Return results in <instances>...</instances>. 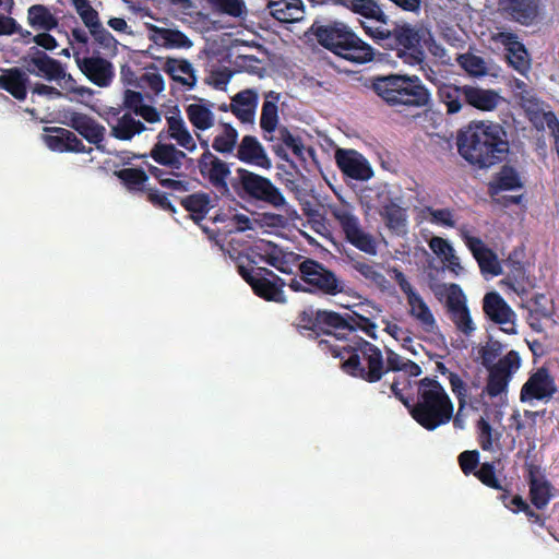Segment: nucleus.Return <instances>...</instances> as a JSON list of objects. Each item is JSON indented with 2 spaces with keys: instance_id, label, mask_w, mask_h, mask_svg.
<instances>
[{
  "instance_id": "obj_43",
  "label": "nucleus",
  "mask_w": 559,
  "mask_h": 559,
  "mask_svg": "<svg viewBox=\"0 0 559 559\" xmlns=\"http://www.w3.org/2000/svg\"><path fill=\"white\" fill-rule=\"evenodd\" d=\"M182 207L191 214V218L199 224L212 209L211 197L205 192L189 194L180 201Z\"/></svg>"
},
{
  "instance_id": "obj_13",
  "label": "nucleus",
  "mask_w": 559,
  "mask_h": 559,
  "mask_svg": "<svg viewBox=\"0 0 559 559\" xmlns=\"http://www.w3.org/2000/svg\"><path fill=\"white\" fill-rule=\"evenodd\" d=\"M557 393L554 376L547 367H539L532 372L520 391L522 403L533 401H549Z\"/></svg>"
},
{
  "instance_id": "obj_29",
  "label": "nucleus",
  "mask_w": 559,
  "mask_h": 559,
  "mask_svg": "<svg viewBox=\"0 0 559 559\" xmlns=\"http://www.w3.org/2000/svg\"><path fill=\"white\" fill-rule=\"evenodd\" d=\"M29 79L20 68L3 70L0 75V88L11 94L17 100H24L27 95Z\"/></svg>"
},
{
  "instance_id": "obj_16",
  "label": "nucleus",
  "mask_w": 559,
  "mask_h": 559,
  "mask_svg": "<svg viewBox=\"0 0 559 559\" xmlns=\"http://www.w3.org/2000/svg\"><path fill=\"white\" fill-rule=\"evenodd\" d=\"M485 314L495 323L504 325L501 328L507 334H515V313L507 301L497 292H489L483 299Z\"/></svg>"
},
{
  "instance_id": "obj_52",
  "label": "nucleus",
  "mask_w": 559,
  "mask_h": 559,
  "mask_svg": "<svg viewBox=\"0 0 559 559\" xmlns=\"http://www.w3.org/2000/svg\"><path fill=\"white\" fill-rule=\"evenodd\" d=\"M158 35L167 48L189 49L193 45L189 37L179 29L159 28Z\"/></svg>"
},
{
  "instance_id": "obj_12",
  "label": "nucleus",
  "mask_w": 559,
  "mask_h": 559,
  "mask_svg": "<svg viewBox=\"0 0 559 559\" xmlns=\"http://www.w3.org/2000/svg\"><path fill=\"white\" fill-rule=\"evenodd\" d=\"M75 12L80 16L84 26L88 29L94 44L108 52H116L118 40L104 27L100 22L99 13L93 8L90 0H71Z\"/></svg>"
},
{
  "instance_id": "obj_3",
  "label": "nucleus",
  "mask_w": 559,
  "mask_h": 559,
  "mask_svg": "<svg viewBox=\"0 0 559 559\" xmlns=\"http://www.w3.org/2000/svg\"><path fill=\"white\" fill-rule=\"evenodd\" d=\"M318 347L342 359V370L348 376L368 383L379 382L386 373L382 352L374 344L354 335L352 344H333L331 340L321 338Z\"/></svg>"
},
{
  "instance_id": "obj_57",
  "label": "nucleus",
  "mask_w": 559,
  "mask_h": 559,
  "mask_svg": "<svg viewBox=\"0 0 559 559\" xmlns=\"http://www.w3.org/2000/svg\"><path fill=\"white\" fill-rule=\"evenodd\" d=\"M206 2L213 10L235 17L240 16L245 8L242 0H206Z\"/></svg>"
},
{
  "instance_id": "obj_14",
  "label": "nucleus",
  "mask_w": 559,
  "mask_h": 559,
  "mask_svg": "<svg viewBox=\"0 0 559 559\" xmlns=\"http://www.w3.org/2000/svg\"><path fill=\"white\" fill-rule=\"evenodd\" d=\"M198 168L201 176L222 195L230 197V189L227 182L230 176V168L227 163L213 153H202L198 159Z\"/></svg>"
},
{
  "instance_id": "obj_60",
  "label": "nucleus",
  "mask_w": 559,
  "mask_h": 559,
  "mask_svg": "<svg viewBox=\"0 0 559 559\" xmlns=\"http://www.w3.org/2000/svg\"><path fill=\"white\" fill-rule=\"evenodd\" d=\"M146 104H144V96L141 92L133 90H126L123 92L122 106L132 114L136 115Z\"/></svg>"
},
{
  "instance_id": "obj_8",
  "label": "nucleus",
  "mask_w": 559,
  "mask_h": 559,
  "mask_svg": "<svg viewBox=\"0 0 559 559\" xmlns=\"http://www.w3.org/2000/svg\"><path fill=\"white\" fill-rule=\"evenodd\" d=\"M301 281L309 285V294H321L325 296L347 295L349 288L344 280L340 278L334 271L323 263L306 258L298 265Z\"/></svg>"
},
{
  "instance_id": "obj_45",
  "label": "nucleus",
  "mask_w": 559,
  "mask_h": 559,
  "mask_svg": "<svg viewBox=\"0 0 559 559\" xmlns=\"http://www.w3.org/2000/svg\"><path fill=\"white\" fill-rule=\"evenodd\" d=\"M407 302L411 307L409 314L420 323L423 329L428 333L435 332L437 328L436 319L421 296L418 294Z\"/></svg>"
},
{
  "instance_id": "obj_5",
  "label": "nucleus",
  "mask_w": 559,
  "mask_h": 559,
  "mask_svg": "<svg viewBox=\"0 0 559 559\" xmlns=\"http://www.w3.org/2000/svg\"><path fill=\"white\" fill-rule=\"evenodd\" d=\"M309 31L322 47L347 61L364 64L374 58L373 48L343 22L316 20Z\"/></svg>"
},
{
  "instance_id": "obj_58",
  "label": "nucleus",
  "mask_w": 559,
  "mask_h": 559,
  "mask_svg": "<svg viewBox=\"0 0 559 559\" xmlns=\"http://www.w3.org/2000/svg\"><path fill=\"white\" fill-rule=\"evenodd\" d=\"M459 465L465 476L475 475L479 464V452L477 450H466L460 453L457 457Z\"/></svg>"
},
{
  "instance_id": "obj_59",
  "label": "nucleus",
  "mask_w": 559,
  "mask_h": 559,
  "mask_svg": "<svg viewBox=\"0 0 559 559\" xmlns=\"http://www.w3.org/2000/svg\"><path fill=\"white\" fill-rule=\"evenodd\" d=\"M448 379H449L451 390L459 401V407H460V409H462L466 404V397H467L466 383L455 372H449Z\"/></svg>"
},
{
  "instance_id": "obj_41",
  "label": "nucleus",
  "mask_w": 559,
  "mask_h": 559,
  "mask_svg": "<svg viewBox=\"0 0 559 559\" xmlns=\"http://www.w3.org/2000/svg\"><path fill=\"white\" fill-rule=\"evenodd\" d=\"M439 100L445 105L449 115L457 114L465 103V85L457 86L451 83H442L438 87Z\"/></svg>"
},
{
  "instance_id": "obj_22",
  "label": "nucleus",
  "mask_w": 559,
  "mask_h": 559,
  "mask_svg": "<svg viewBox=\"0 0 559 559\" xmlns=\"http://www.w3.org/2000/svg\"><path fill=\"white\" fill-rule=\"evenodd\" d=\"M321 335L332 336L336 341H345L349 334L356 332L355 321L349 314L342 316L331 310H319Z\"/></svg>"
},
{
  "instance_id": "obj_61",
  "label": "nucleus",
  "mask_w": 559,
  "mask_h": 559,
  "mask_svg": "<svg viewBox=\"0 0 559 559\" xmlns=\"http://www.w3.org/2000/svg\"><path fill=\"white\" fill-rule=\"evenodd\" d=\"M147 200L154 206H156L163 211L176 213V209L169 201L168 195L164 192H160L157 189H148L147 190Z\"/></svg>"
},
{
  "instance_id": "obj_53",
  "label": "nucleus",
  "mask_w": 559,
  "mask_h": 559,
  "mask_svg": "<svg viewBox=\"0 0 559 559\" xmlns=\"http://www.w3.org/2000/svg\"><path fill=\"white\" fill-rule=\"evenodd\" d=\"M507 58L509 63L521 74H524L530 69L527 51L524 45L519 41H513L509 45Z\"/></svg>"
},
{
  "instance_id": "obj_6",
  "label": "nucleus",
  "mask_w": 559,
  "mask_h": 559,
  "mask_svg": "<svg viewBox=\"0 0 559 559\" xmlns=\"http://www.w3.org/2000/svg\"><path fill=\"white\" fill-rule=\"evenodd\" d=\"M370 87L389 107L423 108L430 104L431 95L417 75L388 74L369 79Z\"/></svg>"
},
{
  "instance_id": "obj_30",
  "label": "nucleus",
  "mask_w": 559,
  "mask_h": 559,
  "mask_svg": "<svg viewBox=\"0 0 559 559\" xmlns=\"http://www.w3.org/2000/svg\"><path fill=\"white\" fill-rule=\"evenodd\" d=\"M522 188L523 182L519 171L513 166L503 165L489 182L488 192L493 197L502 191H511Z\"/></svg>"
},
{
  "instance_id": "obj_25",
  "label": "nucleus",
  "mask_w": 559,
  "mask_h": 559,
  "mask_svg": "<svg viewBox=\"0 0 559 559\" xmlns=\"http://www.w3.org/2000/svg\"><path fill=\"white\" fill-rule=\"evenodd\" d=\"M237 158L246 164L261 168H271V159L267 157L264 147L253 135H245L237 148Z\"/></svg>"
},
{
  "instance_id": "obj_23",
  "label": "nucleus",
  "mask_w": 559,
  "mask_h": 559,
  "mask_svg": "<svg viewBox=\"0 0 559 559\" xmlns=\"http://www.w3.org/2000/svg\"><path fill=\"white\" fill-rule=\"evenodd\" d=\"M48 132L44 136L46 145L55 152L64 153H91L92 148H86L82 140H80L74 132L69 129L60 127L46 128Z\"/></svg>"
},
{
  "instance_id": "obj_17",
  "label": "nucleus",
  "mask_w": 559,
  "mask_h": 559,
  "mask_svg": "<svg viewBox=\"0 0 559 559\" xmlns=\"http://www.w3.org/2000/svg\"><path fill=\"white\" fill-rule=\"evenodd\" d=\"M63 123L75 130L88 143L94 144L98 150L102 148L106 129L93 117L83 112L69 110L64 114Z\"/></svg>"
},
{
  "instance_id": "obj_7",
  "label": "nucleus",
  "mask_w": 559,
  "mask_h": 559,
  "mask_svg": "<svg viewBox=\"0 0 559 559\" xmlns=\"http://www.w3.org/2000/svg\"><path fill=\"white\" fill-rule=\"evenodd\" d=\"M236 174L237 177L230 183L238 197L260 201L273 207H282L286 203L281 190L269 178L241 167L236 169Z\"/></svg>"
},
{
  "instance_id": "obj_9",
  "label": "nucleus",
  "mask_w": 559,
  "mask_h": 559,
  "mask_svg": "<svg viewBox=\"0 0 559 559\" xmlns=\"http://www.w3.org/2000/svg\"><path fill=\"white\" fill-rule=\"evenodd\" d=\"M156 143L152 146L148 156L159 166L169 171L176 178L186 176V170L193 165V158L179 150L175 144L166 142V132L162 130L156 136Z\"/></svg>"
},
{
  "instance_id": "obj_27",
  "label": "nucleus",
  "mask_w": 559,
  "mask_h": 559,
  "mask_svg": "<svg viewBox=\"0 0 559 559\" xmlns=\"http://www.w3.org/2000/svg\"><path fill=\"white\" fill-rule=\"evenodd\" d=\"M499 8L523 24H532L538 15L537 0H498Z\"/></svg>"
},
{
  "instance_id": "obj_20",
  "label": "nucleus",
  "mask_w": 559,
  "mask_h": 559,
  "mask_svg": "<svg viewBox=\"0 0 559 559\" xmlns=\"http://www.w3.org/2000/svg\"><path fill=\"white\" fill-rule=\"evenodd\" d=\"M335 162L341 171L352 179L365 181L373 176L369 162L355 150L338 148Z\"/></svg>"
},
{
  "instance_id": "obj_18",
  "label": "nucleus",
  "mask_w": 559,
  "mask_h": 559,
  "mask_svg": "<svg viewBox=\"0 0 559 559\" xmlns=\"http://www.w3.org/2000/svg\"><path fill=\"white\" fill-rule=\"evenodd\" d=\"M75 62L81 72L95 85L107 87L115 76L114 66L110 61L99 56L80 57L74 52Z\"/></svg>"
},
{
  "instance_id": "obj_56",
  "label": "nucleus",
  "mask_w": 559,
  "mask_h": 559,
  "mask_svg": "<svg viewBox=\"0 0 559 559\" xmlns=\"http://www.w3.org/2000/svg\"><path fill=\"white\" fill-rule=\"evenodd\" d=\"M503 349L502 344L499 341L491 340L481 346L478 350L481 359V365L488 369L496 365V359L501 355Z\"/></svg>"
},
{
  "instance_id": "obj_21",
  "label": "nucleus",
  "mask_w": 559,
  "mask_h": 559,
  "mask_svg": "<svg viewBox=\"0 0 559 559\" xmlns=\"http://www.w3.org/2000/svg\"><path fill=\"white\" fill-rule=\"evenodd\" d=\"M462 239L477 261L483 274L487 273L498 276L502 273V267L496 253L488 248L479 237L472 236L467 231H464L462 233Z\"/></svg>"
},
{
  "instance_id": "obj_38",
  "label": "nucleus",
  "mask_w": 559,
  "mask_h": 559,
  "mask_svg": "<svg viewBox=\"0 0 559 559\" xmlns=\"http://www.w3.org/2000/svg\"><path fill=\"white\" fill-rule=\"evenodd\" d=\"M285 285L286 283L282 277L270 280L269 277L260 276L259 280L254 282L252 290L258 297L266 301L284 304L286 302L283 290Z\"/></svg>"
},
{
  "instance_id": "obj_26",
  "label": "nucleus",
  "mask_w": 559,
  "mask_h": 559,
  "mask_svg": "<svg viewBox=\"0 0 559 559\" xmlns=\"http://www.w3.org/2000/svg\"><path fill=\"white\" fill-rule=\"evenodd\" d=\"M342 3L355 14L365 17L367 21L364 23H370L372 26H386L389 16L383 12L382 8L376 0H343Z\"/></svg>"
},
{
  "instance_id": "obj_40",
  "label": "nucleus",
  "mask_w": 559,
  "mask_h": 559,
  "mask_svg": "<svg viewBox=\"0 0 559 559\" xmlns=\"http://www.w3.org/2000/svg\"><path fill=\"white\" fill-rule=\"evenodd\" d=\"M385 226L393 233L400 235L406 231L407 213L406 209L402 207L396 202L390 200L382 206L380 212Z\"/></svg>"
},
{
  "instance_id": "obj_28",
  "label": "nucleus",
  "mask_w": 559,
  "mask_h": 559,
  "mask_svg": "<svg viewBox=\"0 0 559 559\" xmlns=\"http://www.w3.org/2000/svg\"><path fill=\"white\" fill-rule=\"evenodd\" d=\"M26 22L35 32L53 31L59 26V19L52 12V9L39 3L27 8Z\"/></svg>"
},
{
  "instance_id": "obj_39",
  "label": "nucleus",
  "mask_w": 559,
  "mask_h": 559,
  "mask_svg": "<svg viewBox=\"0 0 559 559\" xmlns=\"http://www.w3.org/2000/svg\"><path fill=\"white\" fill-rule=\"evenodd\" d=\"M146 130L145 124L133 118L131 112L119 117L115 124L110 126V135L120 141H131L135 135Z\"/></svg>"
},
{
  "instance_id": "obj_35",
  "label": "nucleus",
  "mask_w": 559,
  "mask_h": 559,
  "mask_svg": "<svg viewBox=\"0 0 559 559\" xmlns=\"http://www.w3.org/2000/svg\"><path fill=\"white\" fill-rule=\"evenodd\" d=\"M257 105L258 94L252 90H243L234 96L230 110L241 122H252Z\"/></svg>"
},
{
  "instance_id": "obj_15",
  "label": "nucleus",
  "mask_w": 559,
  "mask_h": 559,
  "mask_svg": "<svg viewBox=\"0 0 559 559\" xmlns=\"http://www.w3.org/2000/svg\"><path fill=\"white\" fill-rule=\"evenodd\" d=\"M447 296V308L455 328L464 335L469 336L475 331L469 310L466 306L465 295L457 284H450Z\"/></svg>"
},
{
  "instance_id": "obj_31",
  "label": "nucleus",
  "mask_w": 559,
  "mask_h": 559,
  "mask_svg": "<svg viewBox=\"0 0 559 559\" xmlns=\"http://www.w3.org/2000/svg\"><path fill=\"white\" fill-rule=\"evenodd\" d=\"M267 8L271 15L282 23L300 21L305 13L301 0H269Z\"/></svg>"
},
{
  "instance_id": "obj_10",
  "label": "nucleus",
  "mask_w": 559,
  "mask_h": 559,
  "mask_svg": "<svg viewBox=\"0 0 559 559\" xmlns=\"http://www.w3.org/2000/svg\"><path fill=\"white\" fill-rule=\"evenodd\" d=\"M331 214L340 224L347 242L367 254H377V241L374 237L362 229L358 217L355 216L350 210L344 206H333L331 207Z\"/></svg>"
},
{
  "instance_id": "obj_54",
  "label": "nucleus",
  "mask_w": 559,
  "mask_h": 559,
  "mask_svg": "<svg viewBox=\"0 0 559 559\" xmlns=\"http://www.w3.org/2000/svg\"><path fill=\"white\" fill-rule=\"evenodd\" d=\"M474 476L488 488L502 489V484L497 476L493 462L481 463Z\"/></svg>"
},
{
  "instance_id": "obj_19",
  "label": "nucleus",
  "mask_w": 559,
  "mask_h": 559,
  "mask_svg": "<svg viewBox=\"0 0 559 559\" xmlns=\"http://www.w3.org/2000/svg\"><path fill=\"white\" fill-rule=\"evenodd\" d=\"M528 496L532 504L538 509H545L554 497V486L542 473L540 466L534 463H525Z\"/></svg>"
},
{
  "instance_id": "obj_48",
  "label": "nucleus",
  "mask_w": 559,
  "mask_h": 559,
  "mask_svg": "<svg viewBox=\"0 0 559 559\" xmlns=\"http://www.w3.org/2000/svg\"><path fill=\"white\" fill-rule=\"evenodd\" d=\"M223 132L213 140L212 147L221 154H230L236 147L238 131L229 123H223Z\"/></svg>"
},
{
  "instance_id": "obj_62",
  "label": "nucleus",
  "mask_w": 559,
  "mask_h": 559,
  "mask_svg": "<svg viewBox=\"0 0 559 559\" xmlns=\"http://www.w3.org/2000/svg\"><path fill=\"white\" fill-rule=\"evenodd\" d=\"M478 428V442L484 451H490L492 449V427L484 418L477 421Z\"/></svg>"
},
{
  "instance_id": "obj_47",
  "label": "nucleus",
  "mask_w": 559,
  "mask_h": 559,
  "mask_svg": "<svg viewBox=\"0 0 559 559\" xmlns=\"http://www.w3.org/2000/svg\"><path fill=\"white\" fill-rule=\"evenodd\" d=\"M187 116L191 124L199 130H207L214 124V115L210 108L200 104H190L187 109Z\"/></svg>"
},
{
  "instance_id": "obj_63",
  "label": "nucleus",
  "mask_w": 559,
  "mask_h": 559,
  "mask_svg": "<svg viewBox=\"0 0 559 559\" xmlns=\"http://www.w3.org/2000/svg\"><path fill=\"white\" fill-rule=\"evenodd\" d=\"M167 2L169 11L176 16H191L197 8L193 0H167Z\"/></svg>"
},
{
  "instance_id": "obj_33",
  "label": "nucleus",
  "mask_w": 559,
  "mask_h": 559,
  "mask_svg": "<svg viewBox=\"0 0 559 559\" xmlns=\"http://www.w3.org/2000/svg\"><path fill=\"white\" fill-rule=\"evenodd\" d=\"M162 69L174 81L183 86L192 88L197 84L195 71L187 59L167 58Z\"/></svg>"
},
{
  "instance_id": "obj_2",
  "label": "nucleus",
  "mask_w": 559,
  "mask_h": 559,
  "mask_svg": "<svg viewBox=\"0 0 559 559\" xmlns=\"http://www.w3.org/2000/svg\"><path fill=\"white\" fill-rule=\"evenodd\" d=\"M459 154L473 167L488 169L503 162L510 144L506 129L499 123L472 121L456 136Z\"/></svg>"
},
{
  "instance_id": "obj_51",
  "label": "nucleus",
  "mask_w": 559,
  "mask_h": 559,
  "mask_svg": "<svg viewBox=\"0 0 559 559\" xmlns=\"http://www.w3.org/2000/svg\"><path fill=\"white\" fill-rule=\"evenodd\" d=\"M147 170L151 176L158 180L159 185L164 188L179 192H186L189 190V182L187 180H179L167 177L169 171L164 168L154 165H147Z\"/></svg>"
},
{
  "instance_id": "obj_34",
  "label": "nucleus",
  "mask_w": 559,
  "mask_h": 559,
  "mask_svg": "<svg viewBox=\"0 0 559 559\" xmlns=\"http://www.w3.org/2000/svg\"><path fill=\"white\" fill-rule=\"evenodd\" d=\"M167 120L166 141L175 140L178 146L185 148L188 152H194L197 150V143L188 130L183 119L178 116H169Z\"/></svg>"
},
{
  "instance_id": "obj_55",
  "label": "nucleus",
  "mask_w": 559,
  "mask_h": 559,
  "mask_svg": "<svg viewBox=\"0 0 559 559\" xmlns=\"http://www.w3.org/2000/svg\"><path fill=\"white\" fill-rule=\"evenodd\" d=\"M423 213L430 215V223L443 227L453 228L455 227L454 211L452 209H433L432 206H426Z\"/></svg>"
},
{
  "instance_id": "obj_42",
  "label": "nucleus",
  "mask_w": 559,
  "mask_h": 559,
  "mask_svg": "<svg viewBox=\"0 0 559 559\" xmlns=\"http://www.w3.org/2000/svg\"><path fill=\"white\" fill-rule=\"evenodd\" d=\"M347 257L352 269L358 272L365 280L374 284L382 292L389 288L390 282L378 270L374 263H368L364 261L360 257Z\"/></svg>"
},
{
  "instance_id": "obj_24",
  "label": "nucleus",
  "mask_w": 559,
  "mask_h": 559,
  "mask_svg": "<svg viewBox=\"0 0 559 559\" xmlns=\"http://www.w3.org/2000/svg\"><path fill=\"white\" fill-rule=\"evenodd\" d=\"M25 61L28 66H34L37 69V75H41L48 81L66 78V71L61 62L49 57L45 51L35 46L28 49V56L25 58Z\"/></svg>"
},
{
  "instance_id": "obj_44",
  "label": "nucleus",
  "mask_w": 559,
  "mask_h": 559,
  "mask_svg": "<svg viewBox=\"0 0 559 559\" xmlns=\"http://www.w3.org/2000/svg\"><path fill=\"white\" fill-rule=\"evenodd\" d=\"M280 94L270 91L265 94V99L262 105L260 127L266 133H272L276 130L278 124V107Z\"/></svg>"
},
{
  "instance_id": "obj_4",
  "label": "nucleus",
  "mask_w": 559,
  "mask_h": 559,
  "mask_svg": "<svg viewBox=\"0 0 559 559\" xmlns=\"http://www.w3.org/2000/svg\"><path fill=\"white\" fill-rule=\"evenodd\" d=\"M365 33L373 39V41L384 49L395 50L396 56L408 66L421 64L426 58L421 43L425 36L430 33L427 28L419 24L394 23V27L390 29L388 25L372 26L370 23H364Z\"/></svg>"
},
{
  "instance_id": "obj_32",
  "label": "nucleus",
  "mask_w": 559,
  "mask_h": 559,
  "mask_svg": "<svg viewBox=\"0 0 559 559\" xmlns=\"http://www.w3.org/2000/svg\"><path fill=\"white\" fill-rule=\"evenodd\" d=\"M266 247L267 249L264 250V254L261 257L262 261L275 267L281 273L292 274V265L300 260L301 255L295 252H284L272 241H267Z\"/></svg>"
},
{
  "instance_id": "obj_37",
  "label": "nucleus",
  "mask_w": 559,
  "mask_h": 559,
  "mask_svg": "<svg viewBox=\"0 0 559 559\" xmlns=\"http://www.w3.org/2000/svg\"><path fill=\"white\" fill-rule=\"evenodd\" d=\"M522 253L523 251L515 249L506 260V265L510 270L508 280L511 281V286L518 294L525 293L527 286H531L525 264L520 260Z\"/></svg>"
},
{
  "instance_id": "obj_46",
  "label": "nucleus",
  "mask_w": 559,
  "mask_h": 559,
  "mask_svg": "<svg viewBox=\"0 0 559 559\" xmlns=\"http://www.w3.org/2000/svg\"><path fill=\"white\" fill-rule=\"evenodd\" d=\"M296 326L300 334L313 340L319 338L321 336L319 310L317 312L312 309L302 310L297 317Z\"/></svg>"
},
{
  "instance_id": "obj_11",
  "label": "nucleus",
  "mask_w": 559,
  "mask_h": 559,
  "mask_svg": "<svg viewBox=\"0 0 559 559\" xmlns=\"http://www.w3.org/2000/svg\"><path fill=\"white\" fill-rule=\"evenodd\" d=\"M520 367V354L513 349L508 352L503 357L498 359L495 366L487 369V383L483 390V394H487L491 399L506 394L509 383Z\"/></svg>"
},
{
  "instance_id": "obj_36",
  "label": "nucleus",
  "mask_w": 559,
  "mask_h": 559,
  "mask_svg": "<svg viewBox=\"0 0 559 559\" xmlns=\"http://www.w3.org/2000/svg\"><path fill=\"white\" fill-rule=\"evenodd\" d=\"M500 100V95L493 90H484L477 86L465 85V104L481 110H493Z\"/></svg>"
},
{
  "instance_id": "obj_1",
  "label": "nucleus",
  "mask_w": 559,
  "mask_h": 559,
  "mask_svg": "<svg viewBox=\"0 0 559 559\" xmlns=\"http://www.w3.org/2000/svg\"><path fill=\"white\" fill-rule=\"evenodd\" d=\"M409 385L411 381L406 378L400 381L395 378L389 384L394 396L403 403L408 409L412 418L423 428L432 431L438 427L448 424L453 416V403L441 383L429 377H425L417 382V399L406 396L400 385Z\"/></svg>"
},
{
  "instance_id": "obj_50",
  "label": "nucleus",
  "mask_w": 559,
  "mask_h": 559,
  "mask_svg": "<svg viewBox=\"0 0 559 559\" xmlns=\"http://www.w3.org/2000/svg\"><path fill=\"white\" fill-rule=\"evenodd\" d=\"M115 176L129 189L140 190L148 180L142 168H122L115 171Z\"/></svg>"
},
{
  "instance_id": "obj_49",
  "label": "nucleus",
  "mask_w": 559,
  "mask_h": 559,
  "mask_svg": "<svg viewBox=\"0 0 559 559\" xmlns=\"http://www.w3.org/2000/svg\"><path fill=\"white\" fill-rule=\"evenodd\" d=\"M455 61L469 75L484 76L488 72L485 60L472 52L459 53Z\"/></svg>"
},
{
  "instance_id": "obj_64",
  "label": "nucleus",
  "mask_w": 559,
  "mask_h": 559,
  "mask_svg": "<svg viewBox=\"0 0 559 559\" xmlns=\"http://www.w3.org/2000/svg\"><path fill=\"white\" fill-rule=\"evenodd\" d=\"M51 31H38L36 32L33 43L45 50L52 51L58 47L57 39L50 34Z\"/></svg>"
}]
</instances>
